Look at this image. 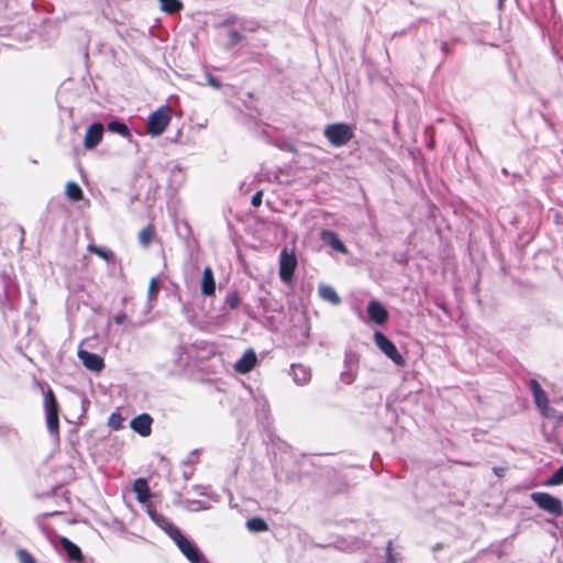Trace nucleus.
Wrapping results in <instances>:
<instances>
[{
  "instance_id": "43",
  "label": "nucleus",
  "mask_w": 563,
  "mask_h": 563,
  "mask_svg": "<svg viewBox=\"0 0 563 563\" xmlns=\"http://www.w3.org/2000/svg\"><path fill=\"white\" fill-rule=\"evenodd\" d=\"M206 79H207L208 84H210V85H211V77H210V76H207V77H206Z\"/></svg>"
},
{
  "instance_id": "1",
  "label": "nucleus",
  "mask_w": 563,
  "mask_h": 563,
  "mask_svg": "<svg viewBox=\"0 0 563 563\" xmlns=\"http://www.w3.org/2000/svg\"><path fill=\"white\" fill-rule=\"evenodd\" d=\"M324 137L334 147L346 145L354 136L352 125L344 122L328 124L323 131Z\"/></svg>"
},
{
  "instance_id": "25",
  "label": "nucleus",
  "mask_w": 563,
  "mask_h": 563,
  "mask_svg": "<svg viewBox=\"0 0 563 563\" xmlns=\"http://www.w3.org/2000/svg\"><path fill=\"white\" fill-rule=\"evenodd\" d=\"M201 291L205 296H211V267L209 266L203 269Z\"/></svg>"
},
{
  "instance_id": "28",
  "label": "nucleus",
  "mask_w": 563,
  "mask_h": 563,
  "mask_svg": "<svg viewBox=\"0 0 563 563\" xmlns=\"http://www.w3.org/2000/svg\"><path fill=\"white\" fill-rule=\"evenodd\" d=\"M241 301L240 295L238 291H231L225 297V306L230 309H235L239 307Z\"/></svg>"
},
{
  "instance_id": "18",
  "label": "nucleus",
  "mask_w": 563,
  "mask_h": 563,
  "mask_svg": "<svg viewBox=\"0 0 563 563\" xmlns=\"http://www.w3.org/2000/svg\"><path fill=\"white\" fill-rule=\"evenodd\" d=\"M133 492L136 495V499L144 504L151 497V490L148 488L147 482L144 478H137L133 484Z\"/></svg>"
},
{
  "instance_id": "46",
  "label": "nucleus",
  "mask_w": 563,
  "mask_h": 563,
  "mask_svg": "<svg viewBox=\"0 0 563 563\" xmlns=\"http://www.w3.org/2000/svg\"><path fill=\"white\" fill-rule=\"evenodd\" d=\"M112 427H113L114 429H118V428L120 427V423L118 422V424H112Z\"/></svg>"
},
{
  "instance_id": "13",
  "label": "nucleus",
  "mask_w": 563,
  "mask_h": 563,
  "mask_svg": "<svg viewBox=\"0 0 563 563\" xmlns=\"http://www.w3.org/2000/svg\"><path fill=\"white\" fill-rule=\"evenodd\" d=\"M77 355L84 366L92 372H101L104 367L103 358L86 350H78Z\"/></svg>"
},
{
  "instance_id": "7",
  "label": "nucleus",
  "mask_w": 563,
  "mask_h": 563,
  "mask_svg": "<svg viewBox=\"0 0 563 563\" xmlns=\"http://www.w3.org/2000/svg\"><path fill=\"white\" fill-rule=\"evenodd\" d=\"M44 402L47 416V429L49 433L56 434L58 432V408L54 394L51 390L45 395Z\"/></svg>"
},
{
  "instance_id": "23",
  "label": "nucleus",
  "mask_w": 563,
  "mask_h": 563,
  "mask_svg": "<svg viewBox=\"0 0 563 563\" xmlns=\"http://www.w3.org/2000/svg\"><path fill=\"white\" fill-rule=\"evenodd\" d=\"M161 10L166 13H175L183 7L179 0H158Z\"/></svg>"
},
{
  "instance_id": "6",
  "label": "nucleus",
  "mask_w": 563,
  "mask_h": 563,
  "mask_svg": "<svg viewBox=\"0 0 563 563\" xmlns=\"http://www.w3.org/2000/svg\"><path fill=\"white\" fill-rule=\"evenodd\" d=\"M170 120L168 108L161 107L154 113H152L147 121V131L153 136L161 135Z\"/></svg>"
},
{
  "instance_id": "36",
  "label": "nucleus",
  "mask_w": 563,
  "mask_h": 563,
  "mask_svg": "<svg viewBox=\"0 0 563 563\" xmlns=\"http://www.w3.org/2000/svg\"><path fill=\"white\" fill-rule=\"evenodd\" d=\"M126 319V314L124 312H120L114 316V322L117 324H122Z\"/></svg>"
},
{
  "instance_id": "33",
  "label": "nucleus",
  "mask_w": 563,
  "mask_h": 563,
  "mask_svg": "<svg viewBox=\"0 0 563 563\" xmlns=\"http://www.w3.org/2000/svg\"><path fill=\"white\" fill-rule=\"evenodd\" d=\"M262 200H263V190H257L252 199H251V205L255 208L260 207L262 205Z\"/></svg>"
},
{
  "instance_id": "27",
  "label": "nucleus",
  "mask_w": 563,
  "mask_h": 563,
  "mask_svg": "<svg viewBox=\"0 0 563 563\" xmlns=\"http://www.w3.org/2000/svg\"><path fill=\"white\" fill-rule=\"evenodd\" d=\"M88 251L100 256L106 261H110L112 258V253L97 245L90 244L88 245Z\"/></svg>"
},
{
  "instance_id": "2",
  "label": "nucleus",
  "mask_w": 563,
  "mask_h": 563,
  "mask_svg": "<svg viewBox=\"0 0 563 563\" xmlns=\"http://www.w3.org/2000/svg\"><path fill=\"white\" fill-rule=\"evenodd\" d=\"M530 497L540 509L548 514L555 517L563 515V505L560 498L545 492H533Z\"/></svg>"
},
{
  "instance_id": "47",
  "label": "nucleus",
  "mask_w": 563,
  "mask_h": 563,
  "mask_svg": "<svg viewBox=\"0 0 563 563\" xmlns=\"http://www.w3.org/2000/svg\"><path fill=\"white\" fill-rule=\"evenodd\" d=\"M504 0H498L499 4L503 2Z\"/></svg>"
},
{
  "instance_id": "22",
  "label": "nucleus",
  "mask_w": 563,
  "mask_h": 563,
  "mask_svg": "<svg viewBox=\"0 0 563 563\" xmlns=\"http://www.w3.org/2000/svg\"><path fill=\"white\" fill-rule=\"evenodd\" d=\"M108 130L112 133H117V134H120L121 136L125 137V139H130L131 137V133H130V130L128 129V126L120 122V121H111L108 123Z\"/></svg>"
},
{
  "instance_id": "32",
  "label": "nucleus",
  "mask_w": 563,
  "mask_h": 563,
  "mask_svg": "<svg viewBox=\"0 0 563 563\" xmlns=\"http://www.w3.org/2000/svg\"><path fill=\"white\" fill-rule=\"evenodd\" d=\"M434 43H439L440 44V51L441 53L443 54V59L450 55L453 54V51L451 49V47L449 46V43L448 42H439L438 38H434L433 40Z\"/></svg>"
},
{
  "instance_id": "3",
  "label": "nucleus",
  "mask_w": 563,
  "mask_h": 563,
  "mask_svg": "<svg viewBox=\"0 0 563 563\" xmlns=\"http://www.w3.org/2000/svg\"><path fill=\"white\" fill-rule=\"evenodd\" d=\"M374 342L376 346L397 366H405L406 360L402 354L398 351L395 343L383 332H374Z\"/></svg>"
},
{
  "instance_id": "4",
  "label": "nucleus",
  "mask_w": 563,
  "mask_h": 563,
  "mask_svg": "<svg viewBox=\"0 0 563 563\" xmlns=\"http://www.w3.org/2000/svg\"><path fill=\"white\" fill-rule=\"evenodd\" d=\"M298 261L294 251L284 247L279 254V278L283 283L289 284L297 268Z\"/></svg>"
},
{
  "instance_id": "9",
  "label": "nucleus",
  "mask_w": 563,
  "mask_h": 563,
  "mask_svg": "<svg viewBox=\"0 0 563 563\" xmlns=\"http://www.w3.org/2000/svg\"><path fill=\"white\" fill-rule=\"evenodd\" d=\"M179 551L186 556L190 563H200L201 554L198 548L188 540L183 533L174 540Z\"/></svg>"
},
{
  "instance_id": "10",
  "label": "nucleus",
  "mask_w": 563,
  "mask_h": 563,
  "mask_svg": "<svg viewBox=\"0 0 563 563\" xmlns=\"http://www.w3.org/2000/svg\"><path fill=\"white\" fill-rule=\"evenodd\" d=\"M103 125L101 123H92L86 130L84 136V147L86 150H93L102 140Z\"/></svg>"
},
{
  "instance_id": "30",
  "label": "nucleus",
  "mask_w": 563,
  "mask_h": 563,
  "mask_svg": "<svg viewBox=\"0 0 563 563\" xmlns=\"http://www.w3.org/2000/svg\"><path fill=\"white\" fill-rule=\"evenodd\" d=\"M397 553L394 552L393 542L388 541L386 547V562L385 563H398Z\"/></svg>"
},
{
  "instance_id": "15",
  "label": "nucleus",
  "mask_w": 563,
  "mask_h": 563,
  "mask_svg": "<svg viewBox=\"0 0 563 563\" xmlns=\"http://www.w3.org/2000/svg\"><path fill=\"white\" fill-rule=\"evenodd\" d=\"M321 239L332 250L341 254H347L349 250L336 232L332 230H322Z\"/></svg>"
},
{
  "instance_id": "35",
  "label": "nucleus",
  "mask_w": 563,
  "mask_h": 563,
  "mask_svg": "<svg viewBox=\"0 0 563 563\" xmlns=\"http://www.w3.org/2000/svg\"><path fill=\"white\" fill-rule=\"evenodd\" d=\"M341 379L345 384H352L354 382V375L352 373L343 372L341 373Z\"/></svg>"
},
{
  "instance_id": "21",
  "label": "nucleus",
  "mask_w": 563,
  "mask_h": 563,
  "mask_svg": "<svg viewBox=\"0 0 563 563\" xmlns=\"http://www.w3.org/2000/svg\"><path fill=\"white\" fill-rule=\"evenodd\" d=\"M65 194L73 201L82 199V190L75 181H68L66 184Z\"/></svg>"
},
{
  "instance_id": "37",
  "label": "nucleus",
  "mask_w": 563,
  "mask_h": 563,
  "mask_svg": "<svg viewBox=\"0 0 563 563\" xmlns=\"http://www.w3.org/2000/svg\"><path fill=\"white\" fill-rule=\"evenodd\" d=\"M238 20H239L238 16L231 15L225 19V21L223 22V25L235 24L238 22Z\"/></svg>"
},
{
  "instance_id": "44",
  "label": "nucleus",
  "mask_w": 563,
  "mask_h": 563,
  "mask_svg": "<svg viewBox=\"0 0 563 563\" xmlns=\"http://www.w3.org/2000/svg\"><path fill=\"white\" fill-rule=\"evenodd\" d=\"M110 424H118L117 421H113V418L110 419Z\"/></svg>"
},
{
  "instance_id": "40",
  "label": "nucleus",
  "mask_w": 563,
  "mask_h": 563,
  "mask_svg": "<svg viewBox=\"0 0 563 563\" xmlns=\"http://www.w3.org/2000/svg\"><path fill=\"white\" fill-rule=\"evenodd\" d=\"M227 89L230 91L231 95L235 93V89L233 86H228Z\"/></svg>"
},
{
  "instance_id": "12",
  "label": "nucleus",
  "mask_w": 563,
  "mask_h": 563,
  "mask_svg": "<svg viewBox=\"0 0 563 563\" xmlns=\"http://www.w3.org/2000/svg\"><path fill=\"white\" fill-rule=\"evenodd\" d=\"M257 355L253 349H247L243 355L234 363V369L239 374L250 373L257 364Z\"/></svg>"
},
{
  "instance_id": "19",
  "label": "nucleus",
  "mask_w": 563,
  "mask_h": 563,
  "mask_svg": "<svg viewBox=\"0 0 563 563\" xmlns=\"http://www.w3.org/2000/svg\"><path fill=\"white\" fill-rule=\"evenodd\" d=\"M60 544L69 559L76 561L77 563L82 562V553L78 545L65 537L60 539Z\"/></svg>"
},
{
  "instance_id": "39",
  "label": "nucleus",
  "mask_w": 563,
  "mask_h": 563,
  "mask_svg": "<svg viewBox=\"0 0 563 563\" xmlns=\"http://www.w3.org/2000/svg\"><path fill=\"white\" fill-rule=\"evenodd\" d=\"M221 88H222L221 81L217 77L213 76V89L219 90Z\"/></svg>"
},
{
  "instance_id": "16",
  "label": "nucleus",
  "mask_w": 563,
  "mask_h": 563,
  "mask_svg": "<svg viewBox=\"0 0 563 563\" xmlns=\"http://www.w3.org/2000/svg\"><path fill=\"white\" fill-rule=\"evenodd\" d=\"M289 375L295 384L299 386L307 385L311 379V371L302 364H291Z\"/></svg>"
},
{
  "instance_id": "38",
  "label": "nucleus",
  "mask_w": 563,
  "mask_h": 563,
  "mask_svg": "<svg viewBox=\"0 0 563 563\" xmlns=\"http://www.w3.org/2000/svg\"><path fill=\"white\" fill-rule=\"evenodd\" d=\"M493 471H494V473H495L497 476H499V477H500V476H503V475H504V473H505V468H504V467H499V466H495V467L493 468Z\"/></svg>"
},
{
  "instance_id": "17",
  "label": "nucleus",
  "mask_w": 563,
  "mask_h": 563,
  "mask_svg": "<svg viewBox=\"0 0 563 563\" xmlns=\"http://www.w3.org/2000/svg\"><path fill=\"white\" fill-rule=\"evenodd\" d=\"M318 292L322 300L328 301L333 306H339L342 301L332 286L320 284L318 287Z\"/></svg>"
},
{
  "instance_id": "24",
  "label": "nucleus",
  "mask_w": 563,
  "mask_h": 563,
  "mask_svg": "<svg viewBox=\"0 0 563 563\" xmlns=\"http://www.w3.org/2000/svg\"><path fill=\"white\" fill-rule=\"evenodd\" d=\"M154 238V230L152 227H146V228H143L140 232H139V236H137V240H139V243L143 246V247H147L152 240Z\"/></svg>"
},
{
  "instance_id": "42",
  "label": "nucleus",
  "mask_w": 563,
  "mask_h": 563,
  "mask_svg": "<svg viewBox=\"0 0 563 563\" xmlns=\"http://www.w3.org/2000/svg\"><path fill=\"white\" fill-rule=\"evenodd\" d=\"M459 42H461V38H460V37H453V38H452V43H459Z\"/></svg>"
},
{
  "instance_id": "8",
  "label": "nucleus",
  "mask_w": 563,
  "mask_h": 563,
  "mask_svg": "<svg viewBox=\"0 0 563 563\" xmlns=\"http://www.w3.org/2000/svg\"><path fill=\"white\" fill-rule=\"evenodd\" d=\"M368 319L376 325H384L389 319V312L386 307L377 299L368 301L366 307Z\"/></svg>"
},
{
  "instance_id": "45",
  "label": "nucleus",
  "mask_w": 563,
  "mask_h": 563,
  "mask_svg": "<svg viewBox=\"0 0 563 563\" xmlns=\"http://www.w3.org/2000/svg\"><path fill=\"white\" fill-rule=\"evenodd\" d=\"M212 287H213V294H214L216 292V280L214 279H213Z\"/></svg>"
},
{
  "instance_id": "11",
  "label": "nucleus",
  "mask_w": 563,
  "mask_h": 563,
  "mask_svg": "<svg viewBox=\"0 0 563 563\" xmlns=\"http://www.w3.org/2000/svg\"><path fill=\"white\" fill-rule=\"evenodd\" d=\"M147 514L151 517V519L163 531H165L173 541L181 534L180 530L176 526H174L168 519H166L162 515L157 514L155 510L148 508Z\"/></svg>"
},
{
  "instance_id": "31",
  "label": "nucleus",
  "mask_w": 563,
  "mask_h": 563,
  "mask_svg": "<svg viewBox=\"0 0 563 563\" xmlns=\"http://www.w3.org/2000/svg\"><path fill=\"white\" fill-rule=\"evenodd\" d=\"M228 36H229L231 45H235L244 38L243 34L239 30H235V29L229 30Z\"/></svg>"
},
{
  "instance_id": "14",
  "label": "nucleus",
  "mask_w": 563,
  "mask_h": 563,
  "mask_svg": "<svg viewBox=\"0 0 563 563\" xmlns=\"http://www.w3.org/2000/svg\"><path fill=\"white\" fill-rule=\"evenodd\" d=\"M153 419L148 413H141L130 421L133 431L142 437H147L152 431Z\"/></svg>"
},
{
  "instance_id": "5",
  "label": "nucleus",
  "mask_w": 563,
  "mask_h": 563,
  "mask_svg": "<svg viewBox=\"0 0 563 563\" xmlns=\"http://www.w3.org/2000/svg\"><path fill=\"white\" fill-rule=\"evenodd\" d=\"M529 387L533 396V401L538 409L540 410L541 415L545 418L553 417L555 410L552 407H550L547 393L539 384V382L534 378H531L529 380Z\"/></svg>"
},
{
  "instance_id": "41",
  "label": "nucleus",
  "mask_w": 563,
  "mask_h": 563,
  "mask_svg": "<svg viewBox=\"0 0 563 563\" xmlns=\"http://www.w3.org/2000/svg\"><path fill=\"white\" fill-rule=\"evenodd\" d=\"M241 29L242 30H247V31H254L255 30L253 26L246 27L244 25H241Z\"/></svg>"
},
{
  "instance_id": "48",
  "label": "nucleus",
  "mask_w": 563,
  "mask_h": 563,
  "mask_svg": "<svg viewBox=\"0 0 563 563\" xmlns=\"http://www.w3.org/2000/svg\"><path fill=\"white\" fill-rule=\"evenodd\" d=\"M561 453L563 454V448L561 449Z\"/></svg>"
},
{
  "instance_id": "20",
  "label": "nucleus",
  "mask_w": 563,
  "mask_h": 563,
  "mask_svg": "<svg viewBox=\"0 0 563 563\" xmlns=\"http://www.w3.org/2000/svg\"><path fill=\"white\" fill-rule=\"evenodd\" d=\"M246 528L254 533L265 532L268 530L267 522L261 517H253L246 521Z\"/></svg>"
},
{
  "instance_id": "26",
  "label": "nucleus",
  "mask_w": 563,
  "mask_h": 563,
  "mask_svg": "<svg viewBox=\"0 0 563 563\" xmlns=\"http://www.w3.org/2000/svg\"><path fill=\"white\" fill-rule=\"evenodd\" d=\"M544 484L547 486H559L563 484V464L547 478Z\"/></svg>"
},
{
  "instance_id": "29",
  "label": "nucleus",
  "mask_w": 563,
  "mask_h": 563,
  "mask_svg": "<svg viewBox=\"0 0 563 563\" xmlns=\"http://www.w3.org/2000/svg\"><path fill=\"white\" fill-rule=\"evenodd\" d=\"M16 555L20 563H35V560L32 556V554L24 549H19L16 551Z\"/></svg>"
},
{
  "instance_id": "34",
  "label": "nucleus",
  "mask_w": 563,
  "mask_h": 563,
  "mask_svg": "<svg viewBox=\"0 0 563 563\" xmlns=\"http://www.w3.org/2000/svg\"><path fill=\"white\" fill-rule=\"evenodd\" d=\"M156 291H157V280H156V278L153 277L148 284V297L152 298Z\"/></svg>"
}]
</instances>
